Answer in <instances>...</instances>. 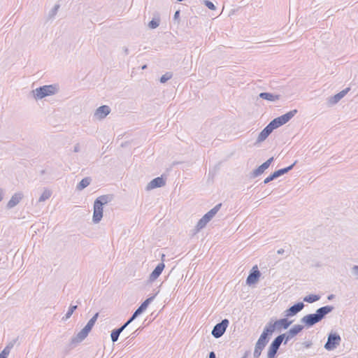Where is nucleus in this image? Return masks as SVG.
Segmentation results:
<instances>
[{
  "label": "nucleus",
  "mask_w": 358,
  "mask_h": 358,
  "mask_svg": "<svg viewBox=\"0 0 358 358\" xmlns=\"http://www.w3.org/2000/svg\"><path fill=\"white\" fill-rule=\"evenodd\" d=\"M113 200V195L105 194L96 198L94 202V212L92 220L94 223H99L103 217V206Z\"/></svg>",
  "instance_id": "obj_1"
},
{
  "label": "nucleus",
  "mask_w": 358,
  "mask_h": 358,
  "mask_svg": "<svg viewBox=\"0 0 358 358\" xmlns=\"http://www.w3.org/2000/svg\"><path fill=\"white\" fill-rule=\"evenodd\" d=\"M57 92L58 87L55 85H43L32 90L34 97L36 100L55 94Z\"/></svg>",
  "instance_id": "obj_2"
},
{
  "label": "nucleus",
  "mask_w": 358,
  "mask_h": 358,
  "mask_svg": "<svg viewBox=\"0 0 358 358\" xmlns=\"http://www.w3.org/2000/svg\"><path fill=\"white\" fill-rule=\"evenodd\" d=\"M292 323L287 317L282 318L274 322H269L266 327L273 334L275 331H280L282 329H287Z\"/></svg>",
  "instance_id": "obj_3"
},
{
  "label": "nucleus",
  "mask_w": 358,
  "mask_h": 358,
  "mask_svg": "<svg viewBox=\"0 0 358 358\" xmlns=\"http://www.w3.org/2000/svg\"><path fill=\"white\" fill-rule=\"evenodd\" d=\"M341 338L337 333L331 332L327 337V341L324 344V348L328 351L334 350L341 343Z\"/></svg>",
  "instance_id": "obj_4"
},
{
  "label": "nucleus",
  "mask_w": 358,
  "mask_h": 358,
  "mask_svg": "<svg viewBox=\"0 0 358 358\" xmlns=\"http://www.w3.org/2000/svg\"><path fill=\"white\" fill-rule=\"evenodd\" d=\"M229 324V322L227 319H224L220 322L216 324L211 332L213 336L215 338H220L225 333Z\"/></svg>",
  "instance_id": "obj_5"
},
{
  "label": "nucleus",
  "mask_w": 358,
  "mask_h": 358,
  "mask_svg": "<svg viewBox=\"0 0 358 358\" xmlns=\"http://www.w3.org/2000/svg\"><path fill=\"white\" fill-rule=\"evenodd\" d=\"M296 164V161H295L292 164H291L290 166H289L287 167L280 169H278V170L274 171L273 173H271L267 178H266L262 183L264 185H266V184L270 182L271 181L278 178V177L288 173L289 171H291L294 168V166H295Z\"/></svg>",
  "instance_id": "obj_6"
},
{
  "label": "nucleus",
  "mask_w": 358,
  "mask_h": 358,
  "mask_svg": "<svg viewBox=\"0 0 358 358\" xmlns=\"http://www.w3.org/2000/svg\"><path fill=\"white\" fill-rule=\"evenodd\" d=\"M261 273L259 271L257 266H255L251 269L248 276L246 279V283L248 285L255 284L259 279Z\"/></svg>",
  "instance_id": "obj_7"
},
{
  "label": "nucleus",
  "mask_w": 358,
  "mask_h": 358,
  "mask_svg": "<svg viewBox=\"0 0 358 358\" xmlns=\"http://www.w3.org/2000/svg\"><path fill=\"white\" fill-rule=\"evenodd\" d=\"M303 308V303L298 302L285 310V316L287 317H293L299 313Z\"/></svg>",
  "instance_id": "obj_8"
},
{
  "label": "nucleus",
  "mask_w": 358,
  "mask_h": 358,
  "mask_svg": "<svg viewBox=\"0 0 358 358\" xmlns=\"http://www.w3.org/2000/svg\"><path fill=\"white\" fill-rule=\"evenodd\" d=\"M301 322L303 323L307 327H311L315 324L320 322V320L315 313L308 314L301 319Z\"/></svg>",
  "instance_id": "obj_9"
},
{
  "label": "nucleus",
  "mask_w": 358,
  "mask_h": 358,
  "mask_svg": "<svg viewBox=\"0 0 358 358\" xmlns=\"http://www.w3.org/2000/svg\"><path fill=\"white\" fill-rule=\"evenodd\" d=\"M280 345V342L275 338L268 347L267 358H275Z\"/></svg>",
  "instance_id": "obj_10"
},
{
  "label": "nucleus",
  "mask_w": 358,
  "mask_h": 358,
  "mask_svg": "<svg viewBox=\"0 0 358 358\" xmlns=\"http://www.w3.org/2000/svg\"><path fill=\"white\" fill-rule=\"evenodd\" d=\"M271 335L272 333L265 327L256 343L263 348H265L268 343Z\"/></svg>",
  "instance_id": "obj_11"
},
{
  "label": "nucleus",
  "mask_w": 358,
  "mask_h": 358,
  "mask_svg": "<svg viewBox=\"0 0 358 358\" xmlns=\"http://www.w3.org/2000/svg\"><path fill=\"white\" fill-rule=\"evenodd\" d=\"M350 91V88H345L341 91L334 96H330L327 100V103L329 106L336 104L342 98H343L346 94Z\"/></svg>",
  "instance_id": "obj_12"
},
{
  "label": "nucleus",
  "mask_w": 358,
  "mask_h": 358,
  "mask_svg": "<svg viewBox=\"0 0 358 358\" xmlns=\"http://www.w3.org/2000/svg\"><path fill=\"white\" fill-rule=\"evenodd\" d=\"M110 112V108L108 106L103 105L99 107L94 112V116L98 120H103Z\"/></svg>",
  "instance_id": "obj_13"
},
{
  "label": "nucleus",
  "mask_w": 358,
  "mask_h": 358,
  "mask_svg": "<svg viewBox=\"0 0 358 358\" xmlns=\"http://www.w3.org/2000/svg\"><path fill=\"white\" fill-rule=\"evenodd\" d=\"M166 184V180L163 178L162 176L157 177L152 179L147 185L146 189L150 190L155 188L161 187L164 186Z\"/></svg>",
  "instance_id": "obj_14"
},
{
  "label": "nucleus",
  "mask_w": 358,
  "mask_h": 358,
  "mask_svg": "<svg viewBox=\"0 0 358 358\" xmlns=\"http://www.w3.org/2000/svg\"><path fill=\"white\" fill-rule=\"evenodd\" d=\"M23 196V194L20 192L15 193L7 203L6 208L8 209L14 208L21 201Z\"/></svg>",
  "instance_id": "obj_15"
},
{
  "label": "nucleus",
  "mask_w": 358,
  "mask_h": 358,
  "mask_svg": "<svg viewBox=\"0 0 358 358\" xmlns=\"http://www.w3.org/2000/svg\"><path fill=\"white\" fill-rule=\"evenodd\" d=\"M334 308L332 306H325L317 309L315 314L317 316L320 322L327 315L330 313L334 310Z\"/></svg>",
  "instance_id": "obj_16"
},
{
  "label": "nucleus",
  "mask_w": 358,
  "mask_h": 358,
  "mask_svg": "<svg viewBox=\"0 0 358 358\" xmlns=\"http://www.w3.org/2000/svg\"><path fill=\"white\" fill-rule=\"evenodd\" d=\"M91 331L85 327L80 331H79L76 336L71 338L72 343H78L82 342L89 334Z\"/></svg>",
  "instance_id": "obj_17"
},
{
  "label": "nucleus",
  "mask_w": 358,
  "mask_h": 358,
  "mask_svg": "<svg viewBox=\"0 0 358 358\" xmlns=\"http://www.w3.org/2000/svg\"><path fill=\"white\" fill-rule=\"evenodd\" d=\"M165 267V265L163 262L159 263L152 271V272L150 273L149 276V281L153 282L155 280L157 279V278L161 275L162 273L164 268Z\"/></svg>",
  "instance_id": "obj_18"
},
{
  "label": "nucleus",
  "mask_w": 358,
  "mask_h": 358,
  "mask_svg": "<svg viewBox=\"0 0 358 358\" xmlns=\"http://www.w3.org/2000/svg\"><path fill=\"white\" fill-rule=\"evenodd\" d=\"M273 130L271 129V127L268 124L259 134L257 143H261L264 141H265L267 137L271 134V132Z\"/></svg>",
  "instance_id": "obj_19"
},
{
  "label": "nucleus",
  "mask_w": 358,
  "mask_h": 358,
  "mask_svg": "<svg viewBox=\"0 0 358 358\" xmlns=\"http://www.w3.org/2000/svg\"><path fill=\"white\" fill-rule=\"evenodd\" d=\"M155 295L152 296L146 299L140 306L135 310V313L138 316L141 315L148 306V305L153 301Z\"/></svg>",
  "instance_id": "obj_20"
},
{
  "label": "nucleus",
  "mask_w": 358,
  "mask_h": 358,
  "mask_svg": "<svg viewBox=\"0 0 358 358\" xmlns=\"http://www.w3.org/2000/svg\"><path fill=\"white\" fill-rule=\"evenodd\" d=\"M259 96L261 99L269 101H275L277 100L280 99V95L278 94H273L269 92H261L259 94Z\"/></svg>",
  "instance_id": "obj_21"
},
{
  "label": "nucleus",
  "mask_w": 358,
  "mask_h": 358,
  "mask_svg": "<svg viewBox=\"0 0 358 358\" xmlns=\"http://www.w3.org/2000/svg\"><path fill=\"white\" fill-rule=\"evenodd\" d=\"M222 206V203H218L215 206H214L211 210H210L208 213H206L203 217L205 219H207L208 222H210L212 218L217 214Z\"/></svg>",
  "instance_id": "obj_22"
},
{
  "label": "nucleus",
  "mask_w": 358,
  "mask_h": 358,
  "mask_svg": "<svg viewBox=\"0 0 358 358\" xmlns=\"http://www.w3.org/2000/svg\"><path fill=\"white\" fill-rule=\"evenodd\" d=\"M296 113H297V110L294 109V110H290V111L287 112V113L280 116L279 118L280 119L282 124H285L287 122H288Z\"/></svg>",
  "instance_id": "obj_23"
},
{
  "label": "nucleus",
  "mask_w": 358,
  "mask_h": 358,
  "mask_svg": "<svg viewBox=\"0 0 358 358\" xmlns=\"http://www.w3.org/2000/svg\"><path fill=\"white\" fill-rule=\"evenodd\" d=\"M92 182V178L90 177H86L82 179V180L77 185L76 189L78 191H81L87 187Z\"/></svg>",
  "instance_id": "obj_24"
},
{
  "label": "nucleus",
  "mask_w": 358,
  "mask_h": 358,
  "mask_svg": "<svg viewBox=\"0 0 358 358\" xmlns=\"http://www.w3.org/2000/svg\"><path fill=\"white\" fill-rule=\"evenodd\" d=\"M275 338L279 341V342H280L281 344L282 342H284V344H287L289 340L294 338V336H292V334L290 335L289 331H288L285 334L278 335Z\"/></svg>",
  "instance_id": "obj_25"
},
{
  "label": "nucleus",
  "mask_w": 358,
  "mask_h": 358,
  "mask_svg": "<svg viewBox=\"0 0 358 358\" xmlns=\"http://www.w3.org/2000/svg\"><path fill=\"white\" fill-rule=\"evenodd\" d=\"M209 222L208 221L207 219H205V217L203 216L197 222L196 225V232H198L201 229H203L206 224L208 223Z\"/></svg>",
  "instance_id": "obj_26"
},
{
  "label": "nucleus",
  "mask_w": 358,
  "mask_h": 358,
  "mask_svg": "<svg viewBox=\"0 0 358 358\" xmlns=\"http://www.w3.org/2000/svg\"><path fill=\"white\" fill-rule=\"evenodd\" d=\"M303 329V326L301 324H295L289 330V334H292V336L294 337L298 334H299Z\"/></svg>",
  "instance_id": "obj_27"
},
{
  "label": "nucleus",
  "mask_w": 358,
  "mask_h": 358,
  "mask_svg": "<svg viewBox=\"0 0 358 358\" xmlns=\"http://www.w3.org/2000/svg\"><path fill=\"white\" fill-rule=\"evenodd\" d=\"M268 124H269V126L271 127V129L273 130H274L275 129H277V128L280 127V126L283 125V124L281 122V120L279 118V117H278L276 118H274L273 120H271L268 123Z\"/></svg>",
  "instance_id": "obj_28"
},
{
  "label": "nucleus",
  "mask_w": 358,
  "mask_h": 358,
  "mask_svg": "<svg viewBox=\"0 0 358 358\" xmlns=\"http://www.w3.org/2000/svg\"><path fill=\"white\" fill-rule=\"evenodd\" d=\"M320 299V296L317 294H309L303 298L305 302L312 303Z\"/></svg>",
  "instance_id": "obj_29"
},
{
  "label": "nucleus",
  "mask_w": 358,
  "mask_h": 358,
  "mask_svg": "<svg viewBox=\"0 0 358 358\" xmlns=\"http://www.w3.org/2000/svg\"><path fill=\"white\" fill-rule=\"evenodd\" d=\"M52 195V191L48 189H45L42 194L38 199V202H43L48 200Z\"/></svg>",
  "instance_id": "obj_30"
},
{
  "label": "nucleus",
  "mask_w": 358,
  "mask_h": 358,
  "mask_svg": "<svg viewBox=\"0 0 358 358\" xmlns=\"http://www.w3.org/2000/svg\"><path fill=\"white\" fill-rule=\"evenodd\" d=\"M265 170L259 166L257 169L253 170L250 175V178H255L262 175Z\"/></svg>",
  "instance_id": "obj_31"
},
{
  "label": "nucleus",
  "mask_w": 358,
  "mask_h": 358,
  "mask_svg": "<svg viewBox=\"0 0 358 358\" xmlns=\"http://www.w3.org/2000/svg\"><path fill=\"white\" fill-rule=\"evenodd\" d=\"M77 308H78L77 305H73V306L71 305L69 308L67 313H66L65 316L63 317L62 320H66L69 318H70L71 316L72 315V314L73 313V312L77 309Z\"/></svg>",
  "instance_id": "obj_32"
},
{
  "label": "nucleus",
  "mask_w": 358,
  "mask_h": 358,
  "mask_svg": "<svg viewBox=\"0 0 358 358\" xmlns=\"http://www.w3.org/2000/svg\"><path fill=\"white\" fill-rule=\"evenodd\" d=\"M99 317V313H96L94 314V315L88 321L87 324L85 325V327L89 329L90 331L93 328L97 318Z\"/></svg>",
  "instance_id": "obj_33"
},
{
  "label": "nucleus",
  "mask_w": 358,
  "mask_h": 358,
  "mask_svg": "<svg viewBox=\"0 0 358 358\" xmlns=\"http://www.w3.org/2000/svg\"><path fill=\"white\" fill-rule=\"evenodd\" d=\"M122 332L120 331V329H115L114 330H113L111 331V334H110V338H111V341L115 343L116 341H117L118 338H119V336H120V334H121Z\"/></svg>",
  "instance_id": "obj_34"
},
{
  "label": "nucleus",
  "mask_w": 358,
  "mask_h": 358,
  "mask_svg": "<svg viewBox=\"0 0 358 358\" xmlns=\"http://www.w3.org/2000/svg\"><path fill=\"white\" fill-rule=\"evenodd\" d=\"M60 8V5L59 3H57L54 6V7L50 10L48 14V18L52 19L54 18L55 16L57 15L58 10Z\"/></svg>",
  "instance_id": "obj_35"
},
{
  "label": "nucleus",
  "mask_w": 358,
  "mask_h": 358,
  "mask_svg": "<svg viewBox=\"0 0 358 358\" xmlns=\"http://www.w3.org/2000/svg\"><path fill=\"white\" fill-rule=\"evenodd\" d=\"M159 22H160V19L159 17H154L148 24V27L152 29H154L155 28H157L159 25Z\"/></svg>",
  "instance_id": "obj_36"
},
{
  "label": "nucleus",
  "mask_w": 358,
  "mask_h": 358,
  "mask_svg": "<svg viewBox=\"0 0 358 358\" xmlns=\"http://www.w3.org/2000/svg\"><path fill=\"white\" fill-rule=\"evenodd\" d=\"M173 76V73L171 72H166L165 74H164L163 76H162V77L160 78V83H166V81H168L169 80H170Z\"/></svg>",
  "instance_id": "obj_37"
},
{
  "label": "nucleus",
  "mask_w": 358,
  "mask_h": 358,
  "mask_svg": "<svg viewBox=\"0 0 358 358\" xmlns=\"http://www.w3.org/2000/svg\"><path fill=\"white\" fill-rule=\"evenodd\" d=\"M10 351V347H6L0 353V357L7 358Z\"/></svg>",
  "instance_id": "obj_38"
},
{
  "label": "nucleus",
  "mask_w": 358,
  "mask_h": 358,
  "mask_svg": "<svg viewBox=\"0 0 358 358\" xmlns=\"http://www.w3.org/2000/svg\"><path fill=\"white\" fill-rule=\"evenodd\" d=\"M203 3L210 10H215L216 9V6H215V4L212 1H210L204 0L203 1Z\"/></svg>",
  "instance_id": "obj_39"
},
{
  "label": "nucleus",
  "mask_w": 358,
  "mask_h": 358,
  "mask_svg": "<svg viewBox=\"0 0 358 358\" xmlns=\"http://www.w3.org/2000/svg\"><path fill=\"white\" fill-rule=\"evenodd\" d=\"M273 161V157H272L269 158L268 159H267L265 162H264L263 164H264L265 166L268 168Z\"/></svg>",
  "instance_id": "obj_40"
},
{
  "label": "nucleus",
  "mask_w": 358,
  "mask_h": 358,
  "mask_svg": "<svg viewBox=\"0 0 358 358\" xmlns=\"http://www.w3.org/2000/svg\"><path fill=\"white\" fill-rule=\"evenodd\" d=\"M352 271L353 273L357 276V278L358 279V266L355 265L352 267Z\"/></svg>",
  "instance_id": "obj_41"
},
{
  "label": "nucleus",
  "mask_w": 358,
  "mask_h": 358,
  "mask_svg": "<svg viewBox=\"0 0 358 358\" xmlns=\"http://www.w3.org/2000/svg\"><path fill=\"white\" fill-rule=\"evenodd\" d=\"M264 349V348L257 345V343L255 344V350L259 351V353H262V352Z\"/></svg>",
  "instance_id": "obj_42"
},
{
  "label": "nucleus",
  "mask_w": 358,
  "mask_h": 358,
  "mask_svg": "<svg viewBox=\"0 0 358 358\" xmlns=\"http://www.w3.org/2000/svg\"><path fill=\"white\" fill-rule=\"evenodd\" d=\"M137 317H138V315L135 313H134L133 315L131 316V317L127 320V322L130 324Z\"/></svg>",
  "instance_id": "obj_43"
},
{
  "label": "nucleus",
  "mask_w": 358,
  "mask_h": 358,
  "mask_svg": "<svg viewBox=\"0 0 358 358\" xmlns=\"http://www.w3.org/2000/svg\"><path fill=\"white\" fill-rule=\"evenodd\" d=\"M129 324V323L127 321L123 325H122L120 327L117 328L118 329H120V331L122 332L124 329Z\"/></svg>",
  "instance_id": "obj_44"
},
{
  "label": "nucleus",
  "mask_w": 358,
  "mask_h": 358,
  "mask_svg": "<svg viewBox=\"0 0 358 358\" xmlns=\"http://www.w3.org/2000/svg\"><path fill=\"white\" fill-rule=\"evenodd\" d=\"M129 324V323L127 321L123 325H122L120 327L117 328L118 329H120V331L122 332L124 329Z\"/></svg>",
  "instance_id": "obj_45"
},
{
  "label": "nucleus",
  "mask_w": 358,
  "mask_h": 358,
  "mask_svg": "<svg viewBox=\"0 0 358 358\" xmlns=\"http://www.w3.org/2000/svg\"><path fill=\"white\" fill-rule=\"evenodd\" d=\"M129 324V323L127 321L123 325H122L120 327L117 328L118 329H120V331L122 332L124 329Z\"/></svg>",
  "instance_id": "obj_46"
},
{
  "label": "nucleus",
  "mask_w": 358,
  "mask_h": 358,
  "mask_svg": "<svg viewBox=\"0 0 358 358\" xmlns=\"http://www.w3.org/2000/svg\"><path fill=\"white\" fill-rule=\"evenodd\" d=\"M261 354L262 353H259V351L255 350H254V353H253V356H254L255 358H259L260 357Z\"/></svg>",
  "instance_id": "obj_47"
},
{
  "label": "nucleus",
  "mask_w": 358,
  "mask_h": 358,
  "mask_svg": "<svg viewBox=\"0 0 358 358\" xmlns=\"http://www.w3.org/2000/svg\"><path fill=\"white\" fill-rule=\"evenodd\" d=\"M80 151V145L78 143L76 144L73 148V152H78Z\"/></svg>",
  "instance_id": "obj_48"
},
{
  "label": "nucleus",
  "mask_w": 358,
  "mask_h": 358,
  "mask_svg": "<svg viewBox=\"0 0 358 358\" xmlns=\"http://www.w3.org/2000/svg\"><path fill=\"white\" fill-rule=\"evenodd\" d=\"M303 345H304L305 348H309L312 345V343L310 341H307V342L303 343Z\"/></svg>",
  "instance_id": "obj_49"
},
{
  "label": "nucleus",
  "mask_w": 358,
  "mask_h": 358,
  "mask_svg": "<svg viewBox=\"0 0 358 358\" xmlns=\"http://www.w3.org/2000/svg\"><path fill=\"white\" fill-rule=\"evenodd\" d=\"M179 15H180V10L176 11L174 16H173L174 20L178 19L179 17Z\"/></svg>",
  "instance_id": "obj_50"
},
{
  "label": "nucleus",
  "mask_w": 358,
  "mask_h": 358,
  "mask_svg": "<svg viewBox=\"0 0 358 358\" xmlns=\"http://www.w3.org/2000/svg\"><path fill=\"white\" fill-rule=\"evenodd\" d=\"M208 358H216L215 353L214 352H210L209 353V357Z\"/></svg>",
  "instance_id": "obj_51"
},
{
  "label": "nucleus",
  "mask_w": 358,
  "mask_h": 358,
  "mask_svg": "<svg viewBox=\"0 0 358 358\" xmlns=\"http://www.w3.org/2000/svg\"><path fill=\"white\" fill-rule=\"evenodd\" d=\"M138 329H136L135 331H134L131 336L133 338L136 337L138 334Z\"/></svg>",
  "instance_id": "obj_52"
},
{
  "label": "nucleus",
  "mask_w": 358,
  "mask_h": 358,
  "mask_svg": "<svg viewBox=\"0 0 358 358\" xmlns=\"http://www.w3.org/2000/svg\"><path fill=\"white\" fill-rule=\"evenodd\" d=\"M3 198V190L0 188V201H2Z\"/></svg>",
  "instance_id": "obj_53"
},
{
  "label": "nucleus",
  "mask_w": 358,
  "mask_h": 358,
  "mask_svg": "<svg viewBox=\"0 0 358 358\" xmlns=\"http://www.w3.org/2000/svg\"><path fill=\"white\" fill-rule=\"evenodd\" d=\"M124 53L127 55L129 54V49L127 47L123 48Z\"/></svg>",
  "instance_id": "obj_54"
},
{
  "label": "nucleus",
  "mask_w": 358,
  "mask_h": 358,
  "mask_svg": "<svg viewBox=\"0 0 358 358\" xmlns=\"http://www.w3.org/2000/svg\"><path fill=\"white\" fill-rule=\"evenodd\" d=\"M283 252H284L283 249H280L278 250V254H279V255H282V254H283Z\"/></svg>",
  "instance_id": "obj_55"
},
{
  "label": "nucleus",
  "mask_w": 358,
  "mask_h": 358,
  "mask_svg": "<svg viewBox=\"0 0 358 358\" xmlns=\"http://www.w3.org/2000/svg\"><path fill=\"white\" fill-rule=\"evenodd\" d=\"M334 297V294H330V295L328 296L327 299L329 300H331Z\"/></svg>",
  "instance_id": "obj_56"
},
{
  "label": "nucleus",
  "mask_w": 358,
  "mask_h": 358,
  "mask_svg": "<svg viewBox=\"0 0 358 358\" xmlns=\"http://www.w3.org/2000/svg\"><path fill=\"white\" fill-rule=\"evenodd\" d=\"M262 169H264L265 171L268 169L266 166H264V164L260 165Z\"/></svg>",
  "instance_id": "obj_57"
},
{
  "label": "nucleus",
  "mask_w": 358,
  "mask_h": 358,
  "mask_svg": "<svg viewBox=\"0 0 358 358\" xmlns=\"http://www.w3.org/2000/svg\"><path fill=\"white\" fill-rule=\"evenodd\" d=\"M6 347H10V349L13 347V343H9Z\"/></svg>",
  "instance_id": "obj_58"
},
{
  "label": "nucleus",
  "mask_w": 358,
  "mask_h": 358,
  "mask_svg": "<svg viewBox=\"0 0 358 358\" xmlns=\"http://www.w3.org/2000/svg\"><path fill=\"white\" fill-rule=\"evenodd\" d=\"M146 68H147V66H146V65H144V66H143V67H142V69H146Z\"/></svg>",
  "instance_id": "obj_59"
},
{
  "label": "nucleus",
  "mask_w": 358,
  "mask_h": 358,
  "mask_svg": "<svg viewBox=\"0 0 358 358\" xmlns=\"http://www.w3.org/2000/svg\"><path fill=\"white\" fill-rule=\"evenodd\" d=\"M164 257H165V255H162V258L163 259Z\"/></svg>",
  "instance_id": "obj_60"
},
{
  "label": "nucleus",
  "mask_w": 358,
  "mask_h": 358,
  "mask_svg": "<svg viewBox=\"0 0 358 358\" xmlns=\"http://www.w3.org/2000/svg\"><path fill=\"white\" fill-rule=\"evenodd\" d=\"M178 1H182L183 0H177Z\"/></svg>",
  "instance_id": "obj_61"
},
{
  "label": "nucleus",
  "mask_w": 358,
  "mask_h": 358,
  "mask_svg": "<svg viewBox=\"0 0 358 358\" xmlns=\"http://www.w3.org/2000/svg\"><path fill=\"white\" fill-rule=\"evenodd\" d=\"M242 358H246V356H243Z\"/></svg>",
  "instance_id": "obj_62"
},
{
  "label": "nucleus",
  "mask_w": 358,
  "mask_h": 358,
  "mask_svg": "<svg viewBox=\"0 0 358 358\" xmlns=\"http://www.w3.org/2000/svg\"><path fill=\"white\" fill-rule=\"evenodd\" d=\"M0 358H1V357H0Z\"/></svg>",
  "instance_id": "obj_63"
}]
</instances>
